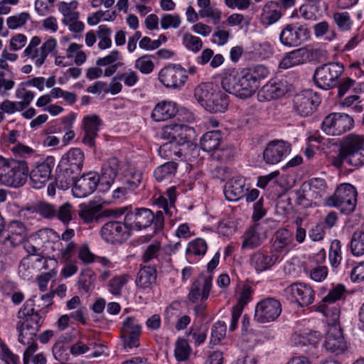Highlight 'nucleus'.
Wrapping results in <instances>:
<instances>
[{
    "label": "nucleus",
    "mask_w": 364,
    "mask_h": 364,
    "mask_svg": "<svg viewBox=\"0 0 364 364\" xmlns=\"http://www.w3.org/2000/svg\"><path fill=\"white\" fill-rule=\"evenodd\" d=\"M269 74L267 68L262 65L244 68L240 71L228 68L224 70L221 86L227 92L242 99L248 98L258 89L260 80L267 77Z\"/></svg>",
    "instance_id": "f257e3e1"
},
{
    "label": "nucleus",
    "mask_w": 364,
    "mask_h": 364,
    "mask_svg": "<svg viewBox=\"0 0 364 364\" xmlns=\"http://www.w3.org/2000/svg\"><path fill=\"white\" fill-rule=\"evenodd\" d=\"M36 296L27 299L17 312L18 321L16 325L18 332V341L21 343H28L31 339H36L40 331L47 310L35 309Z\"/></svg>",
    "instance_id": "f03ea898"
},
{
    "label": "nucleus",
    "mask_w": 364,
    "mask_h": 364,
    "mask_svg": "<svg viewBox=\"0 0 364 364\" xmlns=\"http://www.w3.org/2000/svg\"><path fill=\"white\" fill-rule=\"evenodd\" d=\"M344 163L354 166L364 164V136L350 134L344 139L339 153L331 158V164L341 168Z\"/></svg>",
    "instance_id": "7ed1b4c3"
},
{
    "label": "nucleus",
    "mask_w": 364,
    "mask_h": 364,
    "mask_svg": "<svg viewBox=\"0 0 364 364\" xmlns=\"http://www.w3.org/2000/svg\"><path fill=\"white\" fill-rule=\"evenodd\" d=\"M326 204L337 208L343 214L353 213L357 204V191L349 183L341 184L334 194L326 200Z\"/></svg>",
    "instance_id": "20e7f679"
},
{
    "label": "nucleus",
    "mask_w": 364,
    "mask_h": 364,
    "mask_svg": "<svg viewBox=\"0 0 364 364\" xmlns=\"http://www.w3.org/2000/svg\"><path fill=\"white\" fill-rule=\"evenodd\" d=\"M28 172L27 161L9 159V162L0 173V182L7 186L21 187L27 181Z\"/></svg>",
    "instance_id": "39448f33"
},
{
    "label": "nucleus",
    "mask_w": 364,
    "mask_h": 364,
    "mask_svg": "<svg viewBox=\"0 0 364 364\" xmlns=\"http://www.w3.org/2000/svg\"><path fill=\"white\" fill-rule=\"evenodd\" d=\"M344 71V67L339 63H330L318 67L314 73L315 85L323 90H330L338 83V79Z\"/></svg>",
    "instance_id": "423d86ee"
},
{
    "label": "nucleus",
    "mask_w": 364,
    "mask_h": 364,
    "mask_svg": "<svg viewBox=\"0 0 364 364\" xmlns=\"http://www.w3.org/2000/svg\"><path fill=\"white\" fill-rule=\"evenodd\" d=\"M41 44V38L33 36L23 53V56L32 60L37 68H40L45 63L48 54L55 49L57 41L50 37Z\"/></svg>",
    "instance_id": "0eeeda50"
},
{
    "label": "nucleus",
    "mask_w": 364,
    "mask_h": 364,
    "mask_svg": "<svg viewBox=\"0 0 364 364\" xmlns=\"http://www.w3.org/2000/svg\"><path fill=\"white\" fill-rule=\"evenodd\" d=\"M52 230L49 229H42L31 235L23 243V248L28 253V256L23 258L20 262V267H24L30 263L33 257L43 255L47 247V244L50 242Z\"/></svg>",
    "instance_id": "6e6552de"
},
{
    "label": "nucleus",
    "mask_w": 364,
    "mask_h": 364,
    "mask_svg": "<svg viewBox=\"0 0 364 364\" xmlns=\"http://www.w3.org/2000/svg\"><path fill=\"white\" fill-rule=\"evenodd\" d=\"M354 120L348 114L333 112L323 120L321 129L328 135L339 136L349 131L353 126Z\"/></svg>",
    "instance_id": "1a4fd4ad"
},
{
    "label": "nucleus",
    "mask_w": 364,
    "mask_h": 364,
    "mask_svg": "<svg viewBox=\"0 0 364 364\" xmlns=\"http://www.w3.org/2000/svg\"><path fill=\"white\" fill-rule=\"evenodd\" d=\"M310 31L306 24L292 23L287 24L279 34V41L287 47H297L308 40Z\"/></svg>",
    "instance_id": "9d476101"
},
{
    "label": "nucleus",
    "mask_w": 364,
    "mask_h": 364,
    "mask_svg": "<svg viewBox=\"0 0 364 364\" xmlns=\"http://www.w3.org/2000/svg\"><path fill=\"white\" fill-rule=\"evenodd\" d=\"M282 311V304L278 299L267 297L256 304L254 320L259 323L274 321L279 316Z\"/></svg>",
    "instance_id": "9b49d317"
},
{
    "label": "nucleus",
    "mask_w": 364,
    "mask_h": 364,
    "mask_svg": "<svg viewBox=\"0 0 364 364\" xmlns=\"http://www.w3.org/2000/svg\"><path fill=\"white\" fill-rule=\"evenodd\" d=\"M158 78L167 88L180 89L185 85L188 75L186 70L181 65L170 64L159 71Z\"/></svg>",
    "instance_id": "f8f14e48"
},
{
    "label": "nucleus",
    "mask_w": 364,
    "mask_h": 364,
    "mask_svg": "<svg viewBox=\"0 0 364 364\" xmlns=\"http://www.w3.org/2000/svg\"><path fill=\"white\" fill-rule=\"evenodd\" d=\"M102 238L111 244H121L131 235V231L127 223L110 220L105 223L100 230Z\"/></svg>",
    "instance_id": "ddd939ff"
},
{
    "label": "nucleus",
    "mask_w": 364,
    "mask_h": 364,
    "mask_svg": "<svg viewBox=\"0 0 364 364\" xmlns=\"http://www.w3.org/2000/svg\"><path fill=\"white\" fill-rule=\"evenodd\" d=\"M194 134V129L187 125L181 124L178 135L174 141H168L159 147V152L161 156L173 159V156H181V151L176 150L177 146L188 144Z\"/></svg>",
    "instance_id": "4468645a"
},
{
    "label": "nucleus",
    "mask_w": 364,
    "mask_h": 364,
    "mask_svg": "<svg viewBox=\"0 0 364 364\" xmlns=\"http://www.w3.org/2000/svg\"><path fill=\"white\" fill-rule=\"evenodd\" d=\"M291 90V85L286 79H272L260 89L258 98L261 102L276 100L283 97Z\"/></svg>",
    "instance_id": "2eb2a0df"
},
{
    "label": "nucleus",
    "mask_w": 364,
    "mask_h": 364,
    "mask_svg": "<svg viewBox=\"0 0 364 364\" xmlns=\"http://www.w3.org/2000/svg\"><path fill=\"white\" fill-rule=\"evenodd\" d=\"M141 261L144 263L151 264V267L156 268H168L170 266V258L164 252L161 243L154 241L148 245L141 255Z\"/></svg>",
    "instance_id": "dca6fc26"
},
{
    "label": "nucleus",
    "mask_w": 364,
    "mask_h": 364,
    "mask_svg": "<svg viewBox=\"0 0 364 364\" xmlns=\"http://www.w3.org/2000/svg\"><path fill=\"white\" fill-rule=\"evenodd\" d=\"M291 145L284 140L269 141L263 151L264 161L267 164H277L291 152Z\"/></svg>",
    "instance_id": "f3484780"
},
{
    "label": "nucleus",
    "mask_w": 364,
    "mask_h": 364,
    "mask_svg": "<svg viewBox=\"0 0 364 364\" xmlns=\"http://www.w3.org/2000/svg\"><path fill=\"white\" fill-rule=\"evenodd\" d=\"M127 225L132 230H141L151 225L154 219V212L145 208H136L127 213L125 215Z\"/></svg>",
    "instance_id": "a211bd4d"
},
{
    "label": "nucleus",
    "mask_w": 364,
    "mask_h": 364,
    "mask_svg": "<svg viewBox=\"0 0 364 364\" xmlns=\"http://www.w3.org/2000/svg\"><path fill=\"white\" fill-rule=\"evenodd\" d=\"M54 166L55 159L53 156H48L38 163L30 172L32 187L36 189L43 188L49 180Z\"/></svg>",
    "instance_id": "6ab92c4d"
},
{
    "label": "nucleus",
    "mask_w": 364,
    "mask_h": 364,
    "mask_svg": "<svg viewBox=\"0 0 364 364\" xmlns=\"http://www.w3.org/2000/svg\"><path fill=\"white\" fill-rule=\"evenodd\" d=\"M294 109L301 117L311 115L321 103L320 97L311 91H306L294 98Z\"/></svg>",
    "instance_id": "aec40b11"
},
{
    "label": "nucleus",
    "mask_w": 364,
    "mask_h": 364,
    "mask_svg": "<svg viewBox=\"0 0 364 364\" xmlns=\"http://www.w3.org/2000/svg\"><path fill=\"white\" fill-rule=\"evenodd\" d=\"M100 182L97 173L90 171L84 173L75 181L72 188L73 194L76 198H85L96 190Z\"/></svg>",
    "instance_id": "412c9836"
},
{
    "label": "nucleus",
    "mask_w": 364,
    "mask_h": 364,
    "mask_svg": "<svg viewBox=\"0 0 364 364\" xmlns=\"http://www.w3.org/2000/svg\"><path fill=\"white\" fill-rule=\"evenodd\" d=\"M211 276L199 275L193 282L188 297L192 303L205 301L208 297L212 288Z\"/></svg>",
    "instance_id": "4be33fe9"
},
{
    "label": "nucleus",
    "mask_w": 364,
    "mask_h": 364,
    "mask_svg": "<svg viewBox=\"0 0 364 364\" xmlns=\"http://www.w3.org/2000/svg\"><path fill=\"white\" fill-rule=\"evenodd\" d=\"M323 346L326 350L337 355L346 350L347 344L339 325H333L328 328Z\"/></svg>",
    "instance_id": "5701e85b"
},
{
    "label": "nucleus",
    "mask_w": 364,
    "mask_h": 364,
    "mask_svg": "<svg viewBox=\"0 0 364 364\" xmlns=\"http://www.w3.org/2000/svg\"><path fill=\"white\" fill-rule=\"evenodd\" d=\"M176 200V191L174 187L168 188L165 195H155L153 198V203L164 210L166 215L170 218L171 225H173L174 220H176V214L177 213V210L175 207Z\"/></svg>",
    "instance_id": "b1692460"
},
{
    "label": "nucleus",
    "mask_w": 364,
    "mask_h": 364,
    "mask_svg": "<svg viewBox=\"0 0 364 364\" xmlns=\"http://www.w3.org/2000/svg\"><path fill=\"white\" fill-rule=\"evenodd\" d=\"M286 291L301 306H307L314 301V290L309 284L305 283H294L287 287Z\"/></svg>",
    "instance_id": "393cba45"
},
{
    "label": "nucleus",
    "mask_w": 364,
    "mask_h": 364,
    "mask_svg": "<svg viewBox=\"0 0 364 364\" xmlns=\"http://www.w3.org/2000/svg\"><path fill=\"white\" fill-rule=\"evenodd\" d=\"M8 234L4 240V244L15 247L23 244L27 235L24 224L18 220L11 221L7 228Z\"/></svg>",
    "instance_id": "a878e982"
},
{
    "label": "nucleus",
    "mask_w": 364,
    "mask_h": 364,
    "mask_svg": "<svg viewBox=\"0 0 364 364\" xmlns=\"http://www.w3.org/2000/svg\"><path fill=\"white\" fill-rule=\"evenodd\" d=\"M261 225L255 223L249 227L242 236V250H252L262 245L265 236L261 233Z\"/></svg>",
    "instance_id": "bb28decb"
},
{
    "label": "nucleus",
    "mask_w": 364,
    "mask_h": 364,
    "mask_svg": "<svg viewBox=\"0 0 364 364\" xmlns=\"http://www.w3.org/2000/svg\"><path fill=\"white\" fill-rule=\"evenodd\" d=\"M279 260L277 255H270L263 251H256L250 257V264L258 273L269 269Z\"/></svg>",
    "instance_id": "cd10ccee"
},
{
    "label": "nucleus",
    "mask_w": 364,
    "mask_h": 364,
    "mask_svg": "<svg viewBox=\"0 0 364 364\" xmlns=\"http://www.w3.org/2000/svg\"><path fill=\"white\" fill-rule=\"evenodd\" d=\"M157 269L151 265L144 266L140 268L136 278V286L143 291H150L156 282Z\"/></svg>",
    "instance_id": "c85d7f7f"
},
{
    "label": "nucleus",
    "mask_w": 364,
    "mask_h": 364,
    "mask_svg": "<svg viewBox=\"0 0 364 364\" xmlns=\"http://www.w3.org/2000/svg\"><path fill=\"white\" fill-rule=\"evenodd\" d=\"M245 179L237 176L229 180L224 186V194L227 200L237 201L245 196Z\"/></svg>",
    "instance_id": "c756f323"
},
{
    "label": "nucleus",
    "mask_w": 364,
    "mask_h": 364,
    "mask_svg": "<svg viewBox=\"0 0 364 364\" xmlns=\"http://www.w3.org/2000/svg\"><path fill=\"white\" fill-rule=\"evenodd\" d=\"M177 112L176 103L164 100L156 104L151 112V117L155 122H163L174 117Z\"/></svg>",
    "instance_id": "7c9ffc66"
},
{
    "label": "nucleus",
    "mask_w": 364,
    "mask_h": 364,
    "mask_svg": "<svg viewBox=\"0 0 364 364\" xmlns=\"http://www.w3.org/2000/svg\"><path fill=\"white\" fill-rule=\"evenodd\" d=\"M120 161L116 157H112L107 160L101 170L100 181L101 184H105L109 188L114 183L119 170Z\"/></svg>",
    "instance_id": "2f4dec72"
},
{
    "label": "nucleus",
    "mask_w": 364,
    "mask_h": 364,
    "mask_svg": "<svg viewBox=\"0 0 364 364\" xmlns=\"http://www.w3.org/2000/svg\"><path fill=\"white\" fill-rule=\"evenodd\" d=\"M282 16L280 6L278 2L270 1L262 7L259 20L264 26L272 25L277 22Z\"/></svg>",
    "instance_id": "473e14b6"
},
{
    "label": "nucleus",
    "mask_w": 364,
    "mask_h": 364,
    "mask_svg": "<svg viewBox=\"0 0 364 364\" xmlns=\"http://www.w3.org/2000/svg\"><path fill=\"white\" fill-rule=\"evenodd\" d=\"M85 136L82 142L90 147L95 146V139L97 136L100 119L97 115L86 116L83 119Z\"/></svg>",
    "instance_id": "72a5a7b5"
},
{
    "label": "nucleus",
    "mask_w": 364,
    "mask_h": 364,
    "mask_svg": "<svg viewBox=\"0 0 364 364\" xmlns=\"http://www.w3.org/2000/svg\"><path fill=\"white\" fill-rule=\"evenodd\" d=\"M102 210V205L101 204L90 201L79 205L78 215L84 223L89 224L99 220Z\"/></svg>",
    "instance_id": "f704fd0d"
},
{
    "label": "nucleus",
    "mask_w": 364,
    "mask_h": 364,
    "mask_svg": "<svg viewBox=\"0 0 364 364\" xmlns=\"http://www.w3.org/2000/svg\"><path fill=\"white\" fill-rule=\"evenodd\" d=\"M62 166L63 164L57 171L55 181L58 188L65 191L71 185H74L75 179L80 171H75V169L68 166H65L64 168Z\"/></svg>",
    "instance_id": "c9c22d12"
},
{
    "label": "nucleus",
    "mask_w": 364,
    "mask_h": 364,
    "mask_svg": "<svg viewBox=\"0 0 364 364\" xmlns=\"http://www.w3.org/2000/svg\"><path fill=\"white\" fill-rule=\"evenodd\" d=\"M292 242L291 232L287 229H279L275 235L271 248V253L277 255L289 250Z\"/></svg>",
    "instance_id": "e433bc0d"
},
{
    "label": "nucleus",
    "mask_w": 364,
    "mask_h": 364,
    "mask_svg": "<svg viewBox=\"0 0 364 364\" xmlns=\"http://www.w3.org/2000/svg\"><path fill=\"white\" fill-rule=\"evenodd\" d=\"M306 55L307 50L304 48H300L289 52L282 58L279 67L282 69H287L300 65L304 62Z\"/></svg>",
    "instance_id": "4c0bfd02"
},
{
    "label": "nucleus",
    "mask_w": 364,
    "mask_h": 364,
    "mask_svg": "<svg viewBox=\"0 0 364 364\" xmlns=\"http://www.w3.org/2000/svg\"><path fill=\"white\" fill-rule=\"evenodd\" d=\"M222 139V133L220 131H210L203 135L200 144L203 150L213 153L223 144Z\"/></svg>",
    "instance_id": "58836bf2"
},
{
    "label": "nucleus",
    "mask_w": 364,
    "mask_h": 364,
    "mask_svg": "<svg viewBox=\"0 0 364 364\" xmlns=\"http://www.w3.org/2000/svg\"><path fill=\"white\" fill-rule=\"evenodd\" d=\"M228 96L225 93L216 90L210 99L205 109L213 113L223 112L228 109Z\"/></svg>",
    "instance_id": "ea45409f"
},
{
    "label": "nucleus",
    "mask_w": 364,
    "mask_h": 364,
    "mask_svg": "<svg viewBox=\"0 0 364 364\" xmlns=\"http://www.w3.org/2000/svg\"><path fill=\"white\" fill-rule=\"evenodd\" d=\"M215 90L213 82H202L195 88L194 96L201 106L205 109Z\"/></svg>",
    "instance_id": "a19ab883"
},
{
    "label": "nucleus",
    "mask_w": 364,
    "mask_h": 364,
    "mask_svg": "<svg viewBox=\"0 0 364 364\" xmlns=\"http://www.w3.org/2000/svg\"><path fill=\"white\" fill-rule=\"evenodd\" d=\"M84 161V154L79 148L70 149L62 158L61 163L75 171H81Z\"/></svg>",
    "instance_id": "79ce46f5"
},
{
    "label": "nucleus",
    "mask_w": 364,
    "mask_h": 364,
    "mask_svg": "<svg viewBox=\"0 0 364 364\" xmlns=\"http://www.w3.org/2000/svg\"><path fill=\"white\" fill-rule=\"evenodd\" d=\"M313 200H320L326 193L327 186L324 179L314 178L304 182Z\"/></svg>",
    "instance_id": "37998d69"
},
{
    "label": "nucleus",
    "mask_w": 364,
    "mask_h": 364,
    "mask_svg": "<svg viewBox=\"0 0 364 364\" xmlns=\"http://www.w3.org/2000/svg\"><path fill=\"white\" fill-rule=\"evenodd\" d=\"M132 279L130 274L127 273L112 277L107 283L108 291L114 296H121L123 288Z\"/></svg>",
    "instance_id": "c03bdc74"
},
{
    "label": "nucleus",
    "mask_w": 364,
    "mask_h": 364,
    "mask_svg": "<svg viewBox=\"0 0 364 364\" xmlns=\"http://www.w3.org/2000/svg\"><path fill=\"white\" fill-rule=\"evenodd\" d=\"M322 336L318 331H311L309 333L303 334L295 333L292 336V341L296 346H304L311 345L313 346H316L321 341Z\"/></svg>",
    "instance_id": "a18cd8bd"
},
{
    "label": "nucleus",
    "mask_w": 364,
    "mask_h": 364,
    "mask_svg": "<svg viewBox=\"0 0 364 364\" xmlns=\"http://www.w3.org/2000/svg\"><path fill=\"white\" fill-rule=\"evenodd\" d=\"M143 173L140 170L135 168H130L120 178V181L123 182L124 185L128 187L129 191H134L137 188L141 183Z\"/></svg>",
    "instance_id": "49530a36"
},
{
    "label": "nucleus",
    "mask_w": 364,
    "mask_h": 364,
    "mask_svg": "<svg viewBox=\"0 0 364 364\" xmlns=\"http://www.w3.org/2000/svg\"><path fill=\"white\" fill-rule=\"evenodd\" d=\"M78 3L76 1H73L70 3L64 1L60 2L58 5V10L63 14V18L62 22L63 24L79 18V13L76 11Z\"/></svg>",
    "instance_id": "de8ad7c7"
},
{
    "label": "nucleus",
    "mask_w": 364,
    "mask_h": 364,
    "mask_svg": "<svg viewBox=\"0 0 364 364\" xmlns=\"http://www.w3.org/2000/svg\"><path fill=\"white\" fill-rule=\"evenodd\" d=\"M95 274L90 269H85L81 272L77 281V288L87 294L94 287Z\"/></svg>",
    "instance_id": "09e8293b"
},
{
    "label": "nucleus",
    "mask_w": 364,
    "mask_h": 364,
    "mask_svg": "<svg viewBox=\"0 0 364 364\" xmlns=\"http://www.w3.org/2000/svg\"><path fill=\"white\" fill-rule=\"evenodd\" d=\"M192 352L188 342L182 338H178L175 343L174 356L177 361H186Z\"/></svg>",
    "instance_id": "8fccbe9b"
},
{
    "label": "nucleus",
    "mask_w": 364,
    "mask_h": 364,
    "mask_svg": "<svg viewBox=\"0 0 364 364\" xmlns=\"http://www.w3.org/2000/svg\"><path fill=\"white\" fill-rule=\"evenodd\" d=\"M178 164L171 161L158 166L154 171V176L158 181H162L165 179L171 178L175 175Z\"/></svg>",
    "instance_id": "3c124183"
},
{
    "label": "nucleus",
    "mask_w": 364,
    "mask_h": 364,
    "mask_svg": "<svg viewBox=\"0 0 364 364\" xmlns=\"http://www.w3.org/2000/svg\"><path fill=\"white\" fill-rule=\"evenodd\" d=\"M332 18L340 31L346 32L350 31L353 21L348 11L335 12Z\"/></svg>",
    "instance_id": "603ef678"
},
{
    "label": "nucleus",
    "mask_w": 364,
    "mask_h": 364,
    "mask_svg": "<svg viewBox=\"0 0 364 364\" xmlns=\"http://www.w3.org/2000/svg\"><path fill=\"white\" fill-rule=\"evenodd\" d=\"M350 248L352 254L360 256L364 254V231L358 230L352 235Z\"/></svg>",
    "instance_id": "864d4df0"
},
{
    "label": "nucleus",
    "mask_w": 364,
    "mask_h": 364,
    "mask_svg": "<svg viewBox=\"0 0 364 364\" xmlns=\"http://www.w3.org/2000/svg\"><path fill=\"white\" fill-rule=\"evenodd\" d=\"M235 154V150L232 146L223 145V144L216 149L212 154L211 157L213 160L220 163H225L231 160Z\"/></svg>",
    "instance_id": "5fc2aeb1"
},
{
    "label": "nucleus",
    "mask_w": 364,
    "mask_h": 364,
    "mask_svg": "<svg viewBox=\"0 0 364 364\" xmlns=\"http://www.w3.org/2000/svg\"><path fill=\"white\" fill-rule=\"evenodd\" d=\"M313 29L316 38H321L326 35V39L328 41H331L337 37L336 31L334 29L330 30L329 23L326 21L316 23L313 26Z\"/></svg>",
    "instance_id": "6e6d98bb"
},
{
    "label": "nucleus",
    "mask_w": 364,
    "mask_h": 364,
    "mask_svg": "<svg viewBox=\"0 0 364 364\" xmlns=\"http://www.w3.org/2000/svg\"><path fill=\"white\" fill-rule=\"evenodd\" d=\"M112 30L107 25H100L97 31V36L100 41L98 47L101 50L109 48L112 46Z\"/></svg>",
    "instance_id": "4d7b16f0"
},
{
    "label": "nucleus",
    "mask_w": 364,
    "mask_h": 364,
    "mask_svg": "<svg viewBox=\"0 0 364 364\" xmlns=\"http://www.w3.org/2000/svg\"><path fill=\"white\" fill-rule=\"evenodd\" d=\"M207 249L206 242L201 238H197L189 242L186 249V254L188 257L191 255L203 256L206 253Z\"/></svg>",
    "instance_id": "13d9d810"
},
{
    "label": "nucleus",
    "mask_w": 364,
    "mask_h": 364,
    "mask_svg": "<svg viewBox=\"0 0 364 364\" xmlns=\"http://www.w3.org/2000/svg\"><path fill=\"white\" fill-rule=\"evenodd\" d=\"M31 262L34 263L35 267L38 269L48 271L55 269L58 263L55 259L49 257H43L42 255L32 258V260H30V262Z\"/></svg>",
    "instance_id": "bf43d9fd"
},
{
    "label": "nucleus",
    "mask_w": 364,
    "mask_h": 364,
    "mask_svg": "<svg viewBox=\"0 0 364 364\" xmlns=\"http://www.w3.org/2000/svg\"><path fill=\"white\" fill-rule=\"evenodd\" d=\"M306 272L311 279L316 282H321L326 279L328 274V267L325 265H316L306 268Z\"/></svg>",
    "instance_id": "052dcab7"
},
{
    "label": "nucleus",
    "mask_w": 364,
    "mask_h": 364,
    "mask_svg": "<svg viewBox=\"0 0 364 364\" xmlns=\"http://www.w3.org/2000/svg\"><path fill=\"white\" fill-rule=\"evenodd\" d=\"M11 151L14 156V159L25 160L26 161L35 153L33 149L19 142L11 148Z\"/></svg>",
    "instance_id": "680f3d73"
},
{
    "label": "nucleus",
    "mask_w": 364,
    "mask_h": 364,
    "mask_svg": "<svg viewBox=\"0 0 364 364\" xmlns=\"http://www.w3.org/2000/svg\"><path fill=\"white\" fill-rule=\"evenodd\" d=\"M31 18L28 12H21L18 14L9 16L6 19V24L9 29L14 30L23 26Z\"/></svg>",
    "instance_id": "e2e57ef3"
},
{
    "label": "nucleus",
    "mask_w": 364,
    "mask_h": 364,
    "mask_svg": "<svg viewBox=\"0 0 364 364\" xmlns=\"http://www.w3.org/2000/svg\"><path fill=\"white\" fill-rule=\"evenodd\" d=\"M59 245L60 248L59 249L58 257L64 262L70 260L77 250V245L75 242L63 243L60 242Z\"/></svg>",
    "instance_id": "0e129e2a"
},
{
    "label": "nucleus",
    "mask_w": 364,
    "mask_h": 364,
    "mask_svg": "<svg viewBox=\"0 0 364 364\" xmlns=\"http://www.w3.org/2000/svg\"><path fill=\"white\" fill-rule=\"evenodd\" d=\"M227 326L225 321H218L211 328L210 343L218 344L226 335Z\"/></svg>",
    "instance_id": "69168bd1"
},
{
    "label": "nucleus",
    "mask_w": 364,
    "mask_h": 364,
    "mask_svg": "<svg viewBox=\"0 0 364 364\" xmlns=\"http://www.w3.org/2000/svg\"><path fill=\"white\" fill-rule=\"evenodd\" d=\"M182 42L183 46L189 50L197 53L203 48V41L198 37L191 33H185Z\"/></svg>",
    "instance_id": "338daca9"
},
{
    "label": "nucleus",
    "mask_w": 364,
    "mask_h": 364,
    "mask_svg": "<svg viewBox=\"0 0 364 364\" xmlns=\"http://www.w3.org/2000/svg\"><path fill=\"white\" fill-rule=\"evenodd\" d=\"M19 357L14 354L6 344L0 346V364H18Z\"/></svg>",
    "instance_id": "774afa93"
}]
</instances>
